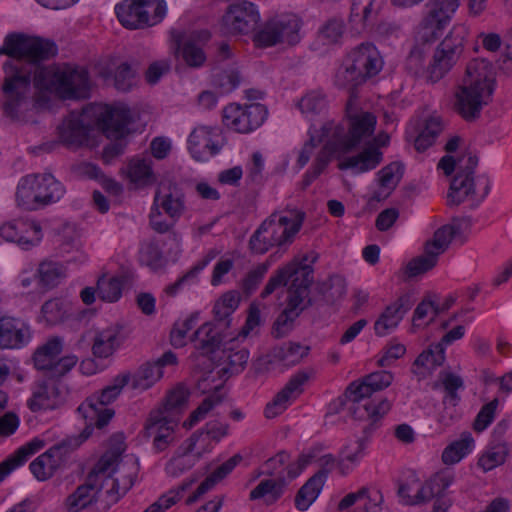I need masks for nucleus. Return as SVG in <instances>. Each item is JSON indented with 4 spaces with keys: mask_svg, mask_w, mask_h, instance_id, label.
Segmentation results:
<instances>
[{
    "mask_svg": "<svg viewBox=\"0 0 512 512\" xmlns=\"http://www.w3.org/2000/svg\"><path fill=\"white\" fill-rule=\"evenodd\" d=\"M8 56L15 60L6 62L3 66L5 77L2 85L5 113L16 119L21 108L26 105L31 96V79L33 75L36 87H45L44 76H49V68L40 65L56 54L53 42L28 36L23 33H10L6 36Z\"/></svg>",
    "mask_w": 512,
    "mask_h": 512,
    "instance_id": "1",
    "label": "nucleus"
},
{
    "mask_svg": "<svg viewBox=\"0 0 512 512\" xmlns=\"http://www.w3.org/2000/svg\"><path fill=\"white\" fill-rule=\"evenodd\" d=\"M347 127L341 123L328 121L322 126L323 134H333L341 141L342 146L348 152L363 147V151L357 155L347 157L339 162L340 170L355 169L357 172H365L374 169L381 162V152L377 150L374 131L376 117L373 113L359 108L355 102L348 100L346 104Z\"/></svg>",
    "mask_w": 512,
    "mask_h": 512,
    "instance_id": "2",
    "label": "nucleus"
},
{
    "mask_svg": "<svg viewBox=\"0 0 512 512\" xmlns=\"http://www.w3.org/2000/svg\"><path fill=\"white\" fill-rule=\"evenodd\" d=\"M94 117L108 138L121 139L129 133L130 110L124 106L89 105L81 112H71L58 127L61 141L68 146H80L88 139Z\"/></svg>",
    "mask_w": 512,
    "mask_h": 512,
    "instance_id": "3",
    "label": "nucleus"
},
{
    "mask_svg": "<svg viewBox=\"0 0 512 512\" xmlns=\"http://www.w3.org/2000/svg\"><path fill=\"white\" fill-rule=\"evenodd\" d=\"M493 93L490 70L484 60L474 59L466 67L461 84L454 93V110L468 122L477 120Z\"/></svg>",
    "mask_w": 512,
    "mask_h": 512,
    "instance_id": "4",
    "label": "nucleus"
},
{
    "mask_svg": "<svg viewBox=\"0 0 512 512\" xmlns=\"http://www.w3.org/2000/svg\"><path fill=\"white\" fill-rule=\"evenodd\" d=\"M305 213L292 209L283 213L274 212L262 222L249 240V247L255 254H264L270 248L277 247L276 254L282 255L300 231ZM271 255V257H273Z\"/></svg>",
    "mask_w": 512,
    "mask_h": 512,
    "instance_id": "5",
    "label": "nucleus"
},
{
    "mask_svg": "<svg viewBox=\"0 0 512 512\" xmlns=\"http://www.w3.org/2000/svg\"><path fill=\"white\" fill-rule=\"evenodd\" d=\"M393 375L388 371H377L366 375L360 382H352L345 391L349 405L350 415L361 421L376 422L391 409L388 399L378 402L370 400L373 393L381 391L391 385Z\"/></svg>",
    "mask_w": 512,
    "mask_h": 512,
    "instance_id": "6",
    "label": "nucleus"
},
{
    "mask_svg": "<svg viewBox=\"0 0 512 512\" xmlns=\"http://www.w3.org/2000/svg\"><path fill=\"white\" fill-rule=\"evenodd\" d=\"M166 11L164 0H123L115 6L119 22L131 30L157 25L164 19Z\"/></svg>",
    "mask_w": 512,
    "mask_h": 512,
    "instance_id": "7",
    "label": "nucleus"
},
{
    "mask_svg": "<svg viewBox=\"0 0 512 512\" xmlns=\"http://www.w3.org/2000/svg\"><path fill=\"white\" fill-rule=\"evenodd\" d=\"M316 257L312 256L310 263L315 261ZM309 255L295 257L291 262L279 268L276 273L270 277L261 292V297L266 298L271 295L278 287L288 285V296H292L293 292H300L301 289L309 291L313 282V268L307 263Z\"/></svg>",
    "mask_w": 512,
    "mask_h": 512,
    "instance_id": "8",
    "label": "nucleus"
},
{
    "mask_svg": "<svg viewBox=\"0 0 512 512\" xmlns=\"http://www.w3.org/2000/svg\"><path fill=\"white\" fill-rule=\"evenodd\" d=\"M130 374L123 373L113 379L111 385L106 386L99 394L87 398L79 407L78 412L90 425L101 429L108 424L114 416V410L108 408L121 393L123 387L129 382Z\"/></svg>",
    "mask_w": 512,
    "mask_h": 512,
    "instance_id": "9",
    "label": "nucleus"
},
{
    "mask_svg": "<svg viewBox=\"0 0 512 512\" xmlns=\"http://www.w3.org/2000/svg\"><path fill=\"white\" fill-rule=\"evenodd\" d=\"M301 24L300 18L295 14L277 15L264 23L253 40L258 47L295 45L300 41Z\"/></svg>",
    "mask_w": 512,
    "mask_h": 512,
    "instance_id": "10",
    "label": "nucleus"
},
{
    "mask_svg": "<svg viewBox=\"0 0 512 512\" xmlns=\"http://www.w3.org/2000/svg\"><path fill=\"white\" fill-rule=\"evenodd\" d=\"M63 350V342L59 337L48 339L39 346L33 354L34 366L51 379H60L66 375L76 364L78 358L75 355H67L59 358Z\"/></svg>",
    "mask_w": 512,
    "mask_h": 512,
    "instance_id": "11",
    "label": "nucleus"
},
{
    "mask_svg": "<svg viewBox=\"0 0 512 512\" xmlns=\"http://www.w3.org/2000/svg\"><path fill=\"white\" fill-rule=\"evenodd\" d=\"M260 19L258 7L248 0H242L226 8L220 19L219 28L223 35H248L256 30Z\"/></svg>",
    "mask_w": 512,
    "mask_h": 512,
    "instance_id": "12",
    "label": "nucleus"
},
{
    "mask_svg": "<svg viewBox=\"0 0 512 512\" xmlns=\"http://www.w3.org/2000/svg\"><path fill=\"white\" fill-rule=\"evenodd\" d=\"M49 71L51 74L43 78L47 86L39 87L40 89H53L64 99L89 97L90 83L85 69L65 68Z\"/></svg>",
    "mask_w": 512,
    "mask_h": 512,
    "instance_id": "13",
    "label": "nucleus"
},
{
    "mask_svg": "<svg viewBox=\"0 0 512 512\" xmlns=\"http://www.w3.org/2000/svg\"><path fill=\"white\" fill-rule=\"evenodd\" d=\"M267 114V108L260 103L243 106L231 103L223 110V122L228 129L247 134L258 129L264 123Z\"/></svg>",
    "mask_w": 512,
    "mask_h": 512,
    "instance_id": "14",
    "label": "nucleus"
},
{
    "mask_svg": "<svg viewBox=\"0 0 512 512\" xmlns=\"http://www.w3.org/2000/svg\"><path fill=\"white\" fill-rule=\"evenodd\" d=\"M462 52L463 38L454 34L446 36L436 48L433 60L427 68V81H440L456 64Z\"/></svg>",
    "mask_w": 512,
    "mask_h": 512,
    "instance_id": "15",
    "label": "nucleus"
},
{
    "mask_svg": "<svg viewBox=\"0 0 512 512\" xmlns=\"http://www.w3.org/2000/svg\"><path fill=\"white\" fill-rule=\"evenodd\" d=\"M459 5L460 0H430L427 16L418 31V39L426 42L437 40Z\"/></svg>",
    "mask_w": 512,
    "mask_h": 512,
    "instance_id": "16",
    "label": "nucleus"
},
{
    "mask_svg": "<svg viewBox=\"0 0 512 512\" xmlns=\"http://www.w3.org/2000/svg\"><path fill=\"white\" fill-rule=\"evenodd\" d=\"M139 471L138 463L133 459L122 461L115 470L113 478L106 477L102 485L105 489V502L115 504L134 485Z\"/></svg>",
    "mask_w": 512,
    "mask_h": 512,
    "instance_id": "17",
    "label": "nucleus"
},
{
    "mask_svg": "<svg viewBox=\"0 0 512 512\" xmlns=\"http://www.w3.org/2000/svg\"><path fill=\"white\" fill-rule=\"evenodd\" d=\"M179 418L165 412L152 411L145 424V432L153 438V447L162 452L176 441V428Z\"/></svg>",
    "mask_w": 512,
    "mask_h": 512,
    "instance_id": "18",
    "label": "nucleus"
},
{
    "mask_svg": "<svg viewBox=\"0 0 512 512\" xmlns=\"http://www.w3.org/2000/svg\"><path fill=\"white\" fill-rule=\"evenodd\" d=\"M309 293L310 291L301 289L300 292H293L292 296H287V305L273 325V335L276 338H282L292 331L296 319L312 305Z\"/></svg>",
    "mask_w": 512,
    "mask_h": 512,
    "instance_id": "19",
    "label": "nucleus"
},
{
    "mask_svg": "<svg viewBox=\"0 0 512 512\" xmlns=\"http://www.w3.org/2000/svg\"><path fill=\"white\" fill-rule=\"evenodd\" d=\"M312 375V371H299L293 375L284 388L266 405V418L272 419L282 414L288 405L303 392V386L310 380Z\"/></svg>",
    "mask_w": 512,
    "mask_h": 512,
    "instance_id": "20",
    "label": "nucleus"
},
{
    "mask_svg": "<svg viewBox=\"0 0 512 512\" xmlns=\"http://www.w3.org/2000/svg\"><path fill=\"white\" fill-rule=\"evenodd\" d=\"M0 235L4 240L17 243L25 248L39 243L42 237L41 226L29 219H14L5 222L0 227Z\"/></svg>",
    "mask_w": 512,
    "mask_h": 512,
    "instance_id": "21",
    "label": "nucleus"
},
{
    "mask_svg": "<svg viewBox=\"0 0 512 512\" xmlns=\"http://www.w3.org/2000/svg\"><path fill=\"white\" fill-rule=\"evenodd\" d=\"M100 498L105 500V489L96 479L95 473H89L84 484L79 485L64 502L67 512H80L96 503Z\"/></svg>",
    "mask_w": 512,
    "mask_h": 512,
    "instance_id": "22",
    "label": "nucleus"
},
{
    "mask_svg": "<svg viewBox=\"0 0 512 512\" xmlns=\"http://www.w3.org/2000/svg\"><path fill=\"white\" fill-rule=\"evenodd\" d=\"M155 210L161 208L171 219L177 221L185 212V196L174 183H160L153 201Z\"/></svg>",
    "mask_w": 512,
    "mask_h": 512,
    "instance_id": "23",
    "label": "nucleus"
},
{
    "mask_svg": "<svg viewBox=\"0 0 512 512\" xmlns=\"http://www.w3.org/2000/svg\"><path fill=\"white\" fill-rule=\"evenodd\" d=\"M347 62H350L358 75L365 80L377 75L383 66V60L379 51L372 43H362L354 48L348 55Z\"/></svg>",
    "mask_w": 512,
    "mask_h": 512,
    "instance_id": "24",
    "label": "nucleus"
},
{
    "mask_svg": "<svg viewBox=\"0 0 512 512\" xmlns=\"http://www.w3.org/2000/svg\"><path fill=\"white\" fill-rule=\"evenodd\" d=\"M57 380L48 378L36 383L32 396L27 401L32 412L55 409L63 402L64 397Z\"/></svg>",
    "mask_w": 512,
    "mask_h": 512,
    "instance_id": "25",
    "label": "nucleus"
},
{
    "mask_svg": "<svg viewBox=\"0 0 512 512\" xmlns=\"http://www.w3.org/2000/svg\"><path fill=\"white\" fill-rule=\"evenodd\" d=\"M30 339L31 330L24 321L8 316L0 318V350L19 349Z\"/></svg>",
    "mask_w": 512,
    "mask_h": 512,
    "instance_id": "26",
    "label": "nucleus"
},
{
    "mask_svg": "<svg viewBox=\"0 0 512 512\" xmlns=\"http://www.w3.org/2000/svg\"><path fill=\"white\" fill-rule=\"evenodd\" d=\"M200 438L201 433H193L180 445L175 455L166 464L165 470L168 475L179 477L195 465L202 453L205 452L203 449L201 452L192 454Z\"/></svg>",
    "mask_w": 512,
    "mask_h": 512,
    "instance_id": "27",
    "label": "nucleus"
},
{
    "mask_svg": "<svg viewBox=\"0 0 512 512\" xmlns=\"http://www.w3.org/2000/svg\"><path fill=\"white\" fill-rule=\"evenodd\" d=\"M398 496L408 506L424 505L433 498L427 480H420L415 474L408 476L398 486Z\"/></svg>",
    "mask_w": 512,
    "mask_h": 512,
    "instance_id": "28",
    "label": "nucleus"
},
{
    "mask_svg": "<svg viewBox=\"0 0 512 512\" xmlns=\"http://www.w3.org/2000/svg\"><path fill=\"white\" fill-rule=\"evenodd\" d=\"M125 338L121 325H113L98 331L93 339L92 353L98 358H108L121 346Z\"/></svg>",
    "mask_w": 512,
    "mask_h": 512,
    "instance_id": "29",
    "label": "nucleus"
},
{
    "mask_svg": "<svg viewBox=\"0 0 512 512\" xmlns=\"http://www.w3.org/2000/svg\"><path fill=\"white\" fill-rule=\"evenodd\" d=\"M407 302L408 298L401 296L384 309L374 323L376 335L385 336L399 325L409 310V306L406 305Z\"/></svg>",
    "mask_w": 512,
    "mask_h": 512,
    "instance_id": "30",
    "label": "nucleus"
},
{
    "mask_svg": "<svg viewBox=\"0 0 512 512\" xmlns=\"http://www.w3.org/2000/svg\"><path fill=\"white\" fill-rule=\"evenodd\" d=\"M188 144L192 156L199 161L217 154L220 150L213 139V129L205 126L197 127L191 132Z\"/></svg>",
    "mask_w": 512,
    "mask_h": 512,
    "instance_id": "31",
    "label": "nucleus"
},
{
    "mask_svg": "<svg viewBox=\"0 0 512 512\" xmlns=\"http://www.w3.org/2000/svg\"><path fill=\"white\" fill-rule=\"evenodd\" d=\"M40 174H30L23 177L16 191L18 206L25 210L33 211L40 208Z\"/></svg>",
    "mask_w": 512,
    "mask_h": 512,
    "instance_id": "32",
    "label": "nucleus"
},
{
    "mask_svg": "<svg viewBox=\"0 0 512 512\" xmlns=\"http://www.w3.org/2000/svg\"><path fill=\"white\" fill-rule=\"evenodd\" d=\"M445 361V348L441 344L430 345L414 361L412 373L423 380Z\"/></svg>",
    "mask_w": 512,
    "mask_h": 512,
    "instance_id": "33",
    "label": "nucleus"
},
{
    "mask_svg": "<svg viewBox=\"0 0 512 512\" xmlns=\"http://www.w3.org/2000/svg\"><path fill=\"white\" fill-rule=\"evenodd\" d=\"M125 450L124 442L119 438H112L108 450L101 456L90 473H95L100 483L104 482V475L115 470L120 465V457Z\"/></svg>",
    "mask_w": 512,
    "mask_h": 512,
    "instance_id": "34",
    "label": "nucleus"
},
{
    "mask_svg": "<svg viewBox=\"0 0 512 512\" xmlns=\"http://www.w3.org/2000/svg\"><path fill=\"white\" fill-rule=\"evenodd\" d=\"M474 197V178L469 177V175L456 173L450 184L447 205L449 207L459 206L464 201L474 200Z\"/></svg>",
    "mask_w": 512,
    "mask_h": 512,
    "instance_id": "35",
    "label": "nucleus"
},
{
    "mask_svg": "<svg viewBox=\"0 0 512 512\" xmlns=\"http://www.w3.org/2000/svg\"><path fill=\"white\" fill-rule=\"evenodd\" d=\"M195 348L204 355L213 354L222 344L223 338L211 323H205L194 333Z\"/></svg>",
    "mask_w": 512,
    "mask_h": 512,
    "instance_id": "36",
    "label": "nucleus"
},
{
    "mask_svg": "<svg viewBox=\"0 0 512 512\" xmlns=\"http://www.w3.org/2000/svg\"><path fill=\"white\" fill-rule=\"evenodd\" d=\"M324 138L327 139V142L318 153L312 166V169L316 171V174H321L324 171L332 156L337 155L339 157L340 155L349 153L346 148L341 147V141L334 137L332 133H330L329 136H325L321 129V136L318 142H321Z\"/></svg>",
    "mask_w": 512,
    "mask_h": 512,
    "instance_id": "37",
    "label": "nucleus"
},
{
    "mask_svg": "<svg viewBox=\"0 0 512 512\" xmlns=\"http://www.w3.org/2000/svg\"><path fill=\"white\" fill-rule=\"evenodd\" d=\"M324 473H315L299 489L295 497V505L300 511H305L316 500L324 486Z\"/></svg>",
    "mask_w": 512,
    "mask_h": 512,
    "instance_id": "38",
    "label": "nucleus"
},
{
    "mask_svg": "<svg viewBox=\"0 0 512 512\" xmlns=\"http://www.w3.org/2000/svg\"><path fill=\"white\" fill-rule=\"evenodd\" d=\"M359 500H366L364 512H382V494L377 492L373 497L367 487H362L356 492L347 494L338 504L339 510H345L353 506Z\"/></svg>",
    "mask_w": 512,
    "mask_h": 512,
    "instance_id": "39",
    "label": "nucleus"
},
{
    "mask_svg": "<svg viewBox=\"0 0 512 512\" xmlns=\"http://www.w3.org/2000/svg\"><path fill=\"white\" fill-rule=\"evenodd\" d=\"M139 261L153 271H158L166 266V259L160 248V242L151 238L142 242L139 250Z\"/></svg>",
    "mask_w": 512,
    "mask_h": 512,
    "instance_id": "40",
    "label": "nucleus"
},
{
    "mask_svg": "<svg viewBox=\"0 0 512 512\" xmlns=\"http://www.w3.org/2000/svg\"><path fill=\"white\" fill-rule=\"evenodd\" d=\"M40 208L58 202L65 194V188L52 174H40Z\"/></svg>",
    "mask_w": 512,
    "mask_h": 512,
    "instance_id": "41",
    "label": "nucleus"
},
{
    "mask_svg": "<svg viewBox=\"0 0 512 512\" xmlns=\"http://www.w3.org/2000/svg\"><path fill=\"white\" fill-rule=\"evenodd\" d=\"M44 447V441L38 438L31 440L26 443L22 447H20L17 451H15L11 456H9L6 460L0 463L2 469L8 475L11 471H13L18 466L24 464L28 458L38 452L40 449Z\"/></svg>",
    "mask_w": 512,
    "mask_h": 512,
    "instance_id": "42",
    "label": "nucleus"
},
{
    "mask_svg": "<svg viewBox=\"0 0 512 512\" xmlns=\"http://www.w3.org/2000/svg\"><path fill=\"white\" fill-rule=\"evenodd\" d=\"M224 367L222 371L225 374L235 375L241 373L248 362L249 351L245 348L235 350L234 347H225L222 350Z\"/></svg>",
    "mask_w": 512,
    "mask_h": 512,
    "instance_id": "43",
    "label": "nucleus"
},
{
    "mask_svg": "<svg viewBox=\"0 0 512 512\" xmlns=\"http://www.w3.org/2000/svg\"><path fill=\"white\" fill-rule=\"evenodd\" d=\"M442 128L441 120L437 117H430L425 120L418 135L414 139L415 149L422 152L432 146L436 137L441 133Z\"/></svg>",
    "mask_w": 512,
    "mask_h": 512,
    "instance_id": "44",
    "label": "nucleus"
},
{
    "mask_svg": "<svg viewBox=\"0 0 512 512\" xmlns=\"http://www.w3.org/2000/svg\"><path fill=\"white\" fill-rule=\"evenodd\" d=\"M284 480H262L251 492L250 499H264L267 505L275 503L283 493Z\"/></svg>",
    "mask_w": 512,
    "mask_h": 512,
    "instance_id": "45",
    "label": "nucleus"
},
{
    "mask_svg": "<svg viewBox=\"0 0 512 512\" xmlns=\"http://www.w3.org/2000/svg\"><path fill=\"white\" fill-rule=\"evenodd\" d=\"M125 282L124 276L103 275L97 281L98 297L106 302H115L122 295V289Z\"/></svg>",
    "mask_w": 512,
    "mask_h": 512,
    "instance_id": "46",
    "label": "nucleus"
},
{
    "mask_svg": "<svg viewBox=\"0 0 512 512\" xmlns=\"http://www.w3.org/2000/svg\"><path fill=\"white\" fill-rule=\"evenodd\" d=\"M474 444V439L470 433H463L459 440L448 445L442 453V461L445 464H455L467 455Z\"/></svg>",
    "mask_w": 512,
    "mask_h": 512,
    "instance_id": "47",
    "label": "nucleus"
},
{
    "mask_svg": "<svg viewBox=\"0 0 512 512\" xmlns=\"http://www.w3.org/2000/svg\"><path fill=\"white\" fill-rule=\"evenodd\" d=\"M347 284L343 277L339 275L330 276L328 279L318 284V292L323 296L327 303L333 304L346 294Z\"/></svg>",
    "mask_w": 512,
    "mask_h": 512,
    "instance_id": "48",
    "label": "nucleus"
},
{
    "mask_svg": "<svg viewBox=\"0 0 512 512\" xmlns=\"http://www.w3.org/2000/svg\"><path fill=\"white\" fill-rule=\"evenodd\" d=\"M458 230L459 227L452 224L441 226L434 232L433 238L426 242V249H429L435 255L439 256L449 247Z\"/></svg>",
    "mask_w": 512,
    "mask_h": 512,
    "instance_id": "49",
    "label": "nucleus"
},
{
    "mask_svg": "<svg viewBox=\"0 0 512 512\" xmlns=\"http://www.w3.org/2000/svg\"><path fill=\"white\" fill-rule=\"evenodd\" d=\"M366 80L362 75H358V71L348 62L344 67L338 69L335 75V84L338 87L345 88L349 91V100L354 101V90L357 86L363 84Z\"/></svg>",
    "mask_w": 512,
    "mask_h": 512,
    "instance_id": "50",
    "label": "nucleus"
},
{
    "mask_svg": "<svg viewBox=\"0 0 512 512\" xmlns=\"http://www.w3.org/2000/svg\"><path fill=\"white\" fill-rule=\"evenodd\" d=\"M163 375L159 365L155 363L143 364L132 377L134 389L146 390L155 384Z\"/></svg>",
    "mask_w": 512,
    "mask_h": 512,
    "instance_id": "51",
    "label": "nucleus"
},
{
    "mask_svg": "<svg viewBox=\"0 0 512 512\" xmlns=\"http://www.w3.org/2000/svg\"><path fill=\"white\" fill-rule=\"evenodd\" d=\"M223 398V395L218 391H215L205 397L200 405L191 412L189 418L184 422L183 426L189 429L196 425L198 422L205 419L215 407L223 402Z\"/></svg>",
    "mask_w": 512,
    "mask_h": 512,
    "instance_id": "52",
    "label": "nucleus"
},
{
    "mask_svg": "<svg viewBox=\"0 0 512 512\" xmlns=\"http://www.w3.org/2000/svg\"><path fill=\"white\" fill-rule=\"evenodd\" d=\"M128 175L130 180L139 186L151 185L156 180L150 163L144 159L132 160L129 164Z\"/></svg>",
    "mask_w": 512,
    "mask_h": 512,
    "instance_id": "53",
    "label": "nucleus"
},
{
    "mask_svg": "<svg viewBox=\"0 0 512 512\" xmlns=\"http://www.w3.org/2000/svg\"><path fill=\"white\" fill-rule=\"evenodd\" d=\"M188 396L189 393L184 387H177L167 395L163 407L154 412H165L166 415L179 418V414L187 404Z\"/></svg>",
    "mask_w": 512,
    "mask_h": 512,
    "instance_id": "54",
    "label": "nucleus"
},
{
    "mask_svg": "<svg viewBox=\"0 0 512 512\" xmlns=\"http://www.w3.org/2000/svg\"><path fill=\"white\" fill-rule=\"evenodd\" d=\"M60 466L51 454L46 451L30 464V470L38 480L44 481L52 477Z\"/></svg>",
    "mask_w": 512,
    "mask_h": 512,
    "instance_id": "55",
    "label": "nucleus"
},
{
    "mask_svg": "<svg viewBox=\"0 0 512 512\" xmlns=\"http://www.w3.org/2000/svg\"><path fill=\"white\" fill-rule=\"evenodd\" d=\"M432 42L421 41L417 38L416 45L410 51L406 60V69L417 76L424 70V61L430 51Z\"/></svg>",
    "mask_w": 512,
    "mask_h": 512,
    "instance_id": "56",
    "label": "nucleus"
},
{
    "mask_svg": "<svg viewBox=\"0 0 512 512\" xmlns=\"http://www.w3.org/2000/svg\"><path fill=\"white\" fill-rule=\"evenodd\" d=\"M366 442L364 439H358L353 445H346L341 451V458L338 460V469L342 475L349 472L350 467L345 461L351 464H357L364 455Z\"/></svg>",
    "mask_w": 512,
    "mask_h": 512,
    "instance_id": "57",
    "label": "nucleus"
},
{
    "mask_svg": "<svg viewBox=\"0 0 512 512\" xmlns=\"http://www.w3.org/2000/svg\"><path fill=\"white\" fill-rule=\"evenodd\" d=\"M194 482L190 480L183 482L177 489L168 491L162 495L156 502L151 504L144 512H164L176 504L182 497V493Z\"/></svg>",
    "mask_w": 512,
    "mask_h": 512,
    "instance_id": "58",
    "label": "nucleus"
},
{
    "mask_svg": "<svg viewBox=\"0 0 512 512\" xmlns=\"http://www.w3.org/2000/svg\"><path fill=\"white\" fill-rule=\"evenodd\" d=\"M439 383L443 386L446 392V399H448L453 405H456L459 401L457 390L463 388V379L451 372H441L439 375V382L434 383L433 387L437 388Z\"/></svg>",
    "mask_w": 512,
    "mask_h": 512,
    "instance_id": "59",
    "label": "nucleus"
},
{
    "mask_svg": "<svg viewBox=\"0 0 512 512\" xmlns=\"http://www.w3.org/2000/svg\"><path fill=\"white\" fill-rule=\"evenodd\" d=\"M454 481L455 475L450 470L445 469L433 474L427 479L432 498L444 496Z\"/></svg>",
    "mask_w": 512,
    "mask_h": 512,
    "instance_id": "60",
    "label": "nucleus"
},
{
    "mask_svg": "<svg viewBox=\"0 0 512 512\" xmlns=\"http://www.w3.org/2000/svg\"><path fill=\"white\" fill-rule=\"evenodd\" d=\"M507 455V448L504 444L488 448L479 458L478 466L485 472L494 469L495 467L505 462Z\"/></svg>",
    "mask_w": 512,
    "mask_h": 512,
    "instance_id": "61",
    "label": "nucleus"
},
{
    "mask_svg": "<svg viewBox=\"0 0 512 512\" xmlns=\"http://www.w3.org/2000/svg\"><path fill=\"white\" fill-rule=\"evenodd\" d=\"M438 256L432 251L425 248V253L419 257H416L408 262L406 266V273L410 277H414L423 274L431 270L437 263Z\"/></svg>",
    "mask_w": 512,
    "mask_h": 512,
    "instance_id": "62",
    "label": "nucleus"
},
{
    "mask_svg": "<svg viewBox=\"0 0 512 512\" xmlns=\"http://www.w3.org/2000/svg\"><path fill=\"white\" fill-rule=\"evenodd\" d=\"M326 107L325 95L320 91H311L301 98L299 108L303 113L316 114Z\"/></svg>",
    "mask_w": 512,
    "mask_h": 512,
    "instance_id": "63",
    "label": "nucleus"
},
{
    "mask_svg": "<svg viewBox=\"0 0 512 512\" xmlns=\"http://www.w3.org/2000/svg\"><path fill=\"white\" fill-rule=\"evenodd\" d=\"M403 174V167L397 162H393L382 168L379 172V182L382 188L389 191L393 190Z\"/></svg>",
    "mask_w": 512,
    "mask_h": 512,
    "instance_id": "64",
    "label": "nucleus"
}]
</instances>
